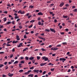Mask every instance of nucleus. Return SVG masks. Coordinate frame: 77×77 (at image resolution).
<instances>
[{
    "mask_svg": "<svg viewBox=\"0 0 77 77\" xmlns=\"http://www.w3.org/2000/svg\"><path fill=\"white\" fill-rule=\"evenodd\" d=\"M11 22H8L7 23V24H11Z\"/></svg>",
    "mask_w": 77,
    "mask_h": 77,
    "instance_id": "nucleus-28",
    "label": "nucleus"
},
{
    "mask_svg": "<svg viewBox=\"0 0 77 77\" xmlns=\"http://www.w3.org/2000/svg\"><path fill=\"white\" fill-rule=\"evenodd\" d=\"M60 60H66V59L64 58H60Z\"/></svg>",
    "mask_w": 77,
    "mask_h": 77,
    "instance_id": "nucleus-8",
    "label": "nucleus"
},
{
    "mask_svg": "<svg viewBox=\"0 0 77 77\" xmlns=\"http://www.w3.org/2000/svg\"><path fill=\"white\" fill-rule=\"evenodd\" d=\"M24 59V57H20L21 60H22V59Z\"/></svg>",
    "mask_w": 77,
    "mask_h": 77,
    "instance_id": "nucleus-62",
    "label": "nucleus"
},
{
    "mask_svg": "<svg viewBox=\"0 0 77 77\" xmlns=\"http://www.w3.org/2000/svg\"><path fill=\"white\" fill-rule=\"evenodd\" d=\"M42 51H46V50L45 49L42 48Z\"/></svg>",
    "mask_w": 77,
    "mask_h": 77,
    "instance_id": "nucleus-49",
    "label": "nucleus"
},
{
    "mask_svg": "<svg viewBox=\"0 0 77 77\" xmlns=\"http://www.w3.org/2000/svg\"><path fill=\"white\" fill-rule=\"evenodd\" d=\"M32 72L31 70H29L28 71V73H29V72Z\"/></svg>",
    "mask_w": 77,
    "mask_h": 77,
    "instance_id": "nucleus-64",
    "label": "nucleus"
},
{
    "mask_svg": "<svg viewBox=\"0 0 77 77\" xmlns=\"http://www.w3.org/2000/svg\"><path fill=\"white\" fill-rule=\"evenodd\" d=\"M19 29H22V28H23V27L21 26H19Z\"/></svg>",
    "mask_w": 77,
    "mask_h": 77,
    "instance_id": "nucleus-48",
    "label": "nucleus"
},
{
    "mask_svg": "<svg viewBox=\"0 0 77 77\" xmlns=\"http://www.w3.org/2000/svg\"><path fill=\"white\" fill-rule=\"evenodd\" d=\"M42 58L43 60H45V61H47V60H48V57H46L45 56L42 57Z\"/></svg>",
    "mask_w": 77,
    "mask_h": 77,
    "instance_id": "nucleus-1",
    "label": "nucleus"
},
{
    "mask_svg": "<svg viewBox=\"0 0 77 77\" xmlns=\"http://www.w3.org/2000/svg\"><path fill=\"white\" fill-rule=\"evenodd\" d=\"M53 6H54V4H51L50 5L51 7H52Z\"/></svg>",
    "mask_w": 77,
    "mask_h": 77,
    "instance_id": "nucleus-30",
    "label": "nucleus"
},
{
    "mask_svg": "<svg viewBox=\"0 0 77 77\" xmlns=\"http://www.w3.org/2000/svg\"><path fill=\"white\" fill-rule=\"evenodd\" d=\"M32 26H33V25H31L30 26H29V28H31V27H32Z\"/></svg>",
    "mask_w": 77,
    "mask_h": 77,
    "instance_id": "nucleus-26",
    "label": "nucleus"
},
{
    "mask_svg": "<svg viewBox=\"0 0 77 77\" xmlns=\"http://www.w3.org/2000/svg\"><path fill=\"white\" fill-rule=\"evenodd\" d=\"M57 50H58V48H53L54 51Z\"/></svg>",
    "mask_w": 77,
    "mask_h": 77,
    "instance_id": "nucleus-18",
    "label": "nucleus"
},
{
    "mask_svg": "<svg viewBox=\"0 0 77 77\" xmlns=\"http://www.w3.org/2000/svg\"><path fill=\"white\" fill-rule=\"evenodd\" d=\"M23 43H20L18 46H17V47L18 48L19 47H21V46H23Z\"/></svg>",
    "mask_w": 77,
    "mask_h": 77,
    "instance_id": "nucleus-6",
    "label": "nucleus"
},
{
    "mask_svg": "<svg viewBox=\"0 0 77 77\" xmlns=\"http://www.w3.org/2000/svg\"><path fill=\"white\" fill-rule=\"evenodd\" d=\"M29 50V48H26L24 49L23 50V51H26V50Z\"/></svg>",
    "mask_w": 77,
    "mask_h": 77,
    "instance_id": "nucleus-10",
    "label": "nucleus"
},
{
    "mask_svg": "<svg viewBox=\"0 0 77 77\" xmlns=\"http://www.w3.org/2000/svg\"><path fill=\"white\" fill-rule=\"evenodd\" d=\"M4 52H0V54H4Z\"/></svg>",
    "mask_w": 77,
    "mask_h": 77,
    "instance_id": "nucleus-52",
    "label": "nucleus"
},
{
    "mask_svg": "<svg viewBox=\"0 0 77 77\" xmlns=\"http://www.w3.org/2000/svg\"><path fill=\"white\" fill-rule=\"evenodd\" d=\"M34 59V57H30L29 58V59H30V60H33V59Z\"/></svg>",
    "mask_w": 77,
    "mask_h": 77,
    "instance_id": "nucleus-13",
    "label": "nucleus"
},
{
    "mask_svg": "<svg viewBox=\"0 0 77 77\" xmlns=\"http://www.w3.org/2000/svg\"><path fill=\"white\" fill-rule=\"evenodd\" d=\"M33 71L34 72H37V73H38V72H39V70L38 69H35Z\"/></svg>",
    "mask_w": 77,
    "mask_h": 77,
    "instance_id": "nucleus-2",
    "label": "nucleus"
},
{
    "mask_svg": "<svg viewBox=\"0 0 77 77\" xmlns=\"http://www.w3.org/2000/svg\"><path fill=\"white\" fill-rule=\"evenodd\" d=\"M25 63V62H24V60L21 61V62H20V63Z\"/></svg>",
    "mask_w": 77,
    "mask_h": 77,
    "instance_id": "nucleus-21",
    "label": "nucleus"
},
{
    "mask_svg": "<svg viewBox=\"0 0 77 77\" xmlns=\"http://www.w3.org/2000/svg\"><path fill=\"white\" fill-rule=\"evenodd\" d=\"M30 15V13H28L26 14V16H29Z\"/></svg>",
    "mask_w": 77,
    "mask_h": 77,
    "instance_id": "nucleus-35",
    "label": "nucleus"
},
{
    "mask_svg": "<svg viewBox=\"0 0 77 77\" xmlns=\"http://www.w3.org/2000/svg\"><path fill=\"white\" fill-rule=\"evenodd\" d=\"M21 13V10H20L19 11H18V13Z\"/></svg>",
    "mask_w": 77,
    "mask_h": 77,
    "instance_id": "nucleus-60",
    "label": "nucleus"
},
{
    "mask_svg": "<svg viewBox=\"0 0 77 77\" xmlns=\"http://www.w3.org/2000/svg\"><path fill=\"white\" fill-rule=\"evenodd\" d=\"M8 75L9 77H12V76L14 75V74H11V73H8Z\"/></svg>",
    "mask_w": 77,
    "mask_h": 77,
    "instance_id": "nucleus-3",
    "label": "nucleus"
},
{
    "mask_svg": "<svg viewBox=\"0 0 77 77\" xmlns=\"http://www.w3.org/2000/svg\"><path fill=\"white\" fill-rule=\"evenodd\" d=\"M54 68H53L51 69V71H54Z\"/></svg>",
    "mask_w": 77,
    "mask_h": 77,
    "instance_id": "nucleus-46",
    "label": "nucleus"
},
{
    "mask_svg": "<svg viewBox=\"0 0 77 77\" xmlns=\"http://www.w3.org/2000/svg\"><path fill=\"white\" fill-rule=\"evenodd\" d=\"M32 17V16L31 15H30V16H28V18H30V17Z\"/></svg>",
    "mask_w": 77,
    "mask_h": 77,
    "instance_id": "nucleus-56",
    "label": "nucleus"
},
{
    "mask_svg": "<svg viewBox=\"0 0 77 77\" xmlns=\"http://www.w3.org/2000/svg\"><path fill=\"white\" fill-rule=\"evenodd\" d=\"M12 24H15V22L14 21H13L12 22Z\"/></svg>",
    "mask_w": 77,
    "mask_h": 77,
    "instance_id": "nucleus-61",
    "label": "nucleus"
},
{
    "mask_svg": "<svg viewBox=\"0 0 77 77\" xmlns=\"http://www.w3.org/2000/svg\"><path fill=\"white\" fill-rule=\"evenodd\" d=\"M64 5V3L63 2H62L61 4L60 5V7H62V6H63Z\"/></svg>",
    "mask_w": 77,
    "mask_h": 77,
    "instance_id": "nucleus-7",
    "label": "nucleus"
},
{
    "mask_svg": "<svg viewBox=\"0 0 77 77\" xmlns=\"http://www.w3.org/2000/svg\"><path fill=\"white\" fill-rule=\"evenodd\" d=\"M8 47V46H11V45L9 44H8V43L6 45Z\"/></svg>",
    "mask_w": 77,
    "mask_h": 77,
    "instance_id": "nucleus-43",
    "label": "nucleus"
},
{
    "mask_svg": "<svg viewBox=\"0 0 77 77\" xmlns=\"http://www.w3.org/2000/svg\"><path fill=\"white\" fill-rule=\"evenodd\" d=\"M27 41H32V39H27Z\"/></svg>",
    "mask_w": 77,
    "mask_h": 77,
    "instance_id": "nucleus-42",
    "label": "nucleus"
},
{
    "mask_svg": "<svg viewBox=\"0 0 77 77\" xmlns=\"http://www.w3.org/2000/svg\"><path fill=\"white\" fill-rule=\"evenodd\" d=\"M19 37V36L18 35H17L16 36V39L17 41H19V40H20V38Z\"/></svg>",
    "mask_w": 77,
    "mask_h": 77,
    "instance_id": "nucleus-4",
    "label": "nucleus"
},
{
    "mask_svg": "<svg viewBox=\"0 0 77 77\" xmlns=\"http://www.w3.org/2000/svg\"><path fill=\"white\" fill-rule=\"evenodd\" d=\"M74 12H77V9H75L74 10H73Z\"/></svg>",
    "mask_w": 77,
    "mask_h": 77,
    "instance_id": "nucleus-44",
    "label": "nucleus"
},
{
    "mask_svg": "<svg viewBox=\"0 0 77 77\" xmlns=\"http://www.w3.org/2000/svg\"><path fill=\"white\" fill-rule=\"evenodd\" d=\"M54 22H55V23H57V20L55 19L54 20Z\"/></svg>",
    "mask_w": 77,
    "mask_h": 77,
    "instance_id": "nucleus-59",
    "label": "nucleus"
},
{
    "mask_svg": "<svg viewBox=\"0 0 77 77\" xmlns=\"http://www.w3.org/2000/svg\"><path fill=\"white\" fill-rule=\"evenodd\" d=\"M2 77H6V75H2Z\"/></svg>",
    "mask_w": 77,
    "mask_h": 77,
    "instance_id": "nucleus-36",
    "label": "nucleus"
},
{
    "mask_svg": "<svg viewBox=\"0 0 77 77\" xmlns=\"http://www.w3.org/2000/svg\"><path fill=\"white\" fill-rule=\"evenodd\" d=\"M30 23H33L34 22H35V20H32L31 21H30Z\"/></svg>",
    "mask_w": 77,
    "mask_h": 77,
    "instance_id": "nucleus-34",
    "label": "nucleus"
},
{
    "mask_svg": "<svg viewBox=\"0 0 77 77\" xmlns=\"http://www.w3.org/2000/svg\"><path fill=\"white\" fill-rule=\"evenodd\" d=\"M32 61L33 62V63H35V60H32Z\"/></svg>",
    "mask_w": 77,
    "mask_h": 77,
    "instance_id": "nucleus-51",
    "label": "nucleus"
},
{
    "mask_svg": "<svg viewBox=\"0 0 77 77\" xmlns=\"http://www.w3.org/2000/svg\"><path fill=\"white\" fill-rule=\"evenodd\" d=\"M66 6V7H68V6H69V5L68 4H66L65 5Z\"/></svg>",
    "mask_w": 77,
    "mask_h": 77,
    "instance_id": "nucleus-57",
    "label": "nucleus"
},
{
    "mask_svg": "<svg viewBox=\"0 0 77 77\" xmlns=\"http://www.w3.org/2000/svg\"><path fill=\"white\" fill-rule=\"evenodd\" d=\"M40 58H41L40 57H39V56L37 57V59H38V60H39V59H40Z\"/></svg>",
    "mask_w": 77,
    "mask_h": 77,
    "instance_id": "nucleus-17",
    "label": "nucleus"
},
{
    "mask_svg": "<svg viewBox=\"0 0 77 77\" xmlns=\"http://www.w3.org/2000/svg\"><path fill=\"white\" fill-rule=\"evenodd\" d=\"M38 15H43V13H42L41 12L38 13Z\"/></svg>",
    "mask_w": 77,
    "mask_h": 77,
    "instance_id": "nucleus-9",
    "label": "nucleus"
},
{
    "mask_svg": "<svg viewBox=\"0 0 77 77\" xmlns=\"http://www.w3.org/2000/svg\"><path fill=\"white\" fill-rule=\"evenodd\" d=\"M27 38V36H26V35H24V38Z\"/></svg>",
    "mask_w": 77,
    "mask_h": 77,
    "instance_id": "nucleus-55",
    "label": "nucleus"
},
{
    "mask_svg": "<svg viewBox=\"0 0 77 77\" xmlns=\"http://www.w3.org/2000/svg\"><path fill=\"white\" fill-rule=\"evenodd\" d=\"M53 56H56V54H52Z\"/></svg>",
    "mask_w": 77,
    "mask_h": 77,
    "instance_id": "nucleus-63",
    "label": "nucleus"
},
{
    "mask_svg": "<svg viewBox=\"0 0 77 77\" xmlns=\"http://www.w3.org/2000/svg\"><path fill=\"white\" fill-rule=\"evenodd\" d=\"M25 59H26V60H29V57H26Z\"/></svg>",
    "mask_w": 77,
    "mask_h": 77,
    "instance_id": "nucleus-25",
    "label": "nucleus"
},
{
    "mask_svg": "<svg viewBox=\"0 0 77 77\" xmlns=\"http://www.w3.org/2000/svg\"><path fill=\"white\" fill-rule=\"evenodd\" d=\"M7 6H9V7H11V6L10 4H8L7 5Z\"/></svg>",
    "mask_w": 77,
    "mask_h": 77,
    "instance_id": "nucleus-54",
    "label": "nucleus"
},
{
    "mask_svg": "<svg viewBox=\"0 0 77 77\" xmlns=\"http://www.w3.org/2000/svg\"><path fill=\"white\" fill-rule=\"evenodd\" d=\"M19 17H18V16H16L15 17V19H17V18H18Z\"/></svg>",
    "mask_w": 77,
    "mask_h": 77,
    "instance_id": "nucleus-40",
    "label": "nucleus"
},
{
    "mask_svg": "<svg viewBox=\"0 0 77 77\" xmlns=\"http://www.w3.org/2000/svg\"><path fill=\"white\" fill-rule=\"evenodd\" d=\"M2 66H3V64H0V68H2Z\"/></svg>",
    "mask_w": 77,
    "mask_h": 77,
    "instance_id": "nucleus-29",
    "label": "nucleus"
},
{
    "mask_svg": "<svg viewBox=\"0 0 77 77\" xmlns=\"http://www.w3.org/2000/svg\"><path fill=\"white\" fill-rule=\"evenodd\" d=\"M45 73H46V71H44L43 72V75H44V74H45Z\"/></svg>",
    "mask_w": 77,
    "mask_h": 77,
    "instance_id": "nucleus-39",
    "label": "nucleus"
},
{
    "mask_svg": "<svg viewBox=\"0 0 77 77\" xmlns=\"http://www.w3.org/2000/svg\"><path fill=\"white\" fill-rule=\"evenodd\" d=\"M34 75L33 74H31L29 75L28 76V77H33Z\"/></svg>",
    "mask_w": 77,
    "mask_h": 77,
    "instance_id": "nucleus-12",
    "label": "nucleus"
},
{
    "mask_svg": "<svg viewBox=\"0 0 77 77\" xmlns=\"http://www.w3.org/2000/svg\"><path fill=\"white\" fill-rule=\"evenodd\" d=\"M45 31H47V32H50V29H46Z\"/></svg>",
    "mask_w": 77,
    "mask_h": 77,
    "instance_id": "nucleus-47",
    "label": "nucleus"
},
{
    "mask_svg": "<svg viewBox=\"0 0 77 77\" xmlns=\"http://www.w3.org/2000/svg\"><path fill=\"white\" fill-rule=\"evenodd\" d=\"M48 65H51L53 66V64L51 63H50L48 64Z\"/></svg>",
    "mask_w": 77,
    "mask_h": 77,
    "instance_id": "nucleus-31",
    "label": "nucleus"
},
{
    "mask_svg": "<svg viewBox=\"0 0 77 77\" xmlns=\"http://www.w3.org/2000/svg\"><path fill=\"white\" fill-rule=\"evenodd\" d=\"M5 68V69H8V66H6Z\"/></svg>",
    "mask_w": 77,
    "mask_h": 77,
    "instance_id": "nucleus-37",
    "label": "nucleus"
},
{
    "mask_svg": "<svg viewBox=\"0 0 77 77\" xmlns=\"http://www.w3.org/2000/svg\"><path fill=\"white\" fill-rule=\"evenodd\" d=\"M57 46L58 47H61V45H57Z\"/></svg>",
    "mask_w": 77,
    "mask_h": 77,
    "instance_id": "nucleus-50",
    "label": "nucleus"
},
{
    "mask_svg": "<svg viewBox=\"0 0 77 77\" xmlns=\"http://www.w3.org/2000/svg\"><path fill=\"white\" fill-rule=\"evenodd\" d=\"M18 42V41H14L13 42V44H15L16 43H17Z\"/></svg>",
    "mask_w": 77,
    "mask_h": 77,
    "instance_id": "nucleus-14",
    "label": "nucleus"
},
{
    "mask_svg": "<svg viewBox=\"0 0 77 77\" xmlns=\"http://www.w3.org/2000/svg\"><path fill=\"white\" fill-rule=\"evenodd\" d=\"M29 8H33V6L32 5H31L29 6Z\"/></svg>",
    "mask_w": 77,
    "mask_h": 77,
    "instance_id": "nucleus-45",
    "label": "nucleus"
},
{
    "mask_svg": "<svg viewBox=\"0 0 77 77\" xmlns=\"http://www.w3.org/2000/svg\"><path fill=\"white\" fill-rule=\"evenodd\" d=\"M21 14H25V12L24 11H23V12H21Z\"/></svg>",
    "mask_w": 77,
    "mask_h": 77,
    "instance_id": "nucleus-27",
    "label": "nucleus"
},
{
    "mask_svg": "<svg viewBox=\"0 0 77 77\" xmlns=\"http://www.w3.org/2000/svg\"><path fill=\"white\" fill-rule=\"evenodd\" d=\"M39 38H40V39H43V40H44V41H45V38L39 37Z\"/></svg>",
    "mask_w": 77,
    "mask_h": 77,
    "instance_id": "nucleus-11",
    "label": "nucleus"
},
{
    "mask_svg": "<svg viewBox=\"0 0 77 77\" xmlns=\"http://www.w3.org/2000/svg\"><path fill=\"white\" fill-rule=\"evenodd\" d=\"M18 63V61H16L14 63V64H15V63Z\"/></svg>",
    "mask_w": 77,
    "mask_h": 77,
    "instance_id": "nucleus-22",
    "label": "nucleus"
},
{
    "mask_svg": "<svg viewBox=\"0 0 77 77\" xmlns=\"http://www.w3.org/2000/svg\"><path fill=\"white\" fill-rule=\"evenodd\" d=\"M40 66H44V64L43 63L41 64Z\"/></svg>",
    "mask_w": 77,
    "mask_h": 77,
    "instance_id": "nucleus-53",
    "label": "nucleus"
},
{
    "mask_svg": "<svg viewBox=\"0 0 77 77\" xmlns=\"http://www.w3.org/2000/svg\"><path fill=\"white\" fill-rule=\"evenodd\" d=\"M34 68V66H32V67L30 68L29 69H33Z\"/></svg>",
    "mask_w": 77,
    "mask_h": 77,
    "instance_id": "nucleus-41",
    "label": "nucleus"
},
{
    "mask_svg": "<svg viewBox=\"0 0 77 77\" xmlns=\"http://www.w3.org/2000/svg\"><path fill=\"white\" fill-rule=\"evenodd\" d=\"M24 74H26V75H28V74H29V73H28V72H25Z\"/></svg>",
    "mask_w": 77,
    "mask_h": 77,
    "instance_id": "nucleus-19",
    "label": "nucleus"
},
{
    "mask_svg": "<svg viewBox=\"0 0 77 77\" xmlns=\"http://www.w3.org/2000/svg\"><path fill=\"white\" fill-rule=\"evenodd\" d=\"M38 25H39V26L40 25H41V22H38Z\"/></svg>",
    "mask_w": 77,
    "mask_h": 77,
    "instance_id": "nucleus-23",
    "label": "nucleus"
},
{
    "mask_svg": "<svg viewBox=\"0 0 77 77\" xmlns=\"http://www.w3.org/2000/svg\"><path fill=\"white\" fill-rule=\"evenodd\" d=\"M0 29H3V26L2 25L0 27Z\"/></svg>",
    "mask_w": 77,
    "mask_h": 77,
    "instance_id": "nucleus-38",
    "label": "nucleus"
},
{
    "mask_svg": "<svg viewBox=\"0 0 77 77\" xmlns=\"http://www.w3.org/2000/svg\"><path fill=\"white\" fill-rule=\"evenodd\" d=\"M23 70H20L19 71V72H23Z\"/></svg>",
    "mask_w": 77,
    "mask_h": 77,
    "instance_id": "nucleus-33",
    "label": "nucleus"
},
{
    "mask_svg": "<svg viewBox=\"0 0 77 77\" xmlns=\"http://www.w3.org/2000/svg\"><path fill=\"white\" fill-rule=\"evenodd\" d=\"M50 30L51 32H54V33H55L56 32V31L54 30V29H50Z\"/></svg>",
    "mask_w": 77,
    "mask_h": 77,
    "instance_id": "nucleus-5",
    "label": "nucleus"
},
{
    "mask_svg": "<svg viewBox=\"0 0 77 77\" xmlns=\"http://www.w3.org/2000/svg\"><path fill=\"white\" fill-rule=\"evenodd\" d=\"M6 20H7V18H6V17H5L4 18V22L6 21Z\"/></svg>",
    "mask_w": 77,
    "mask_h": 77,
    "instance_id": "nucleus-15",
    "label": "nucleus"
},
{
    "mask_svg": "<svg viewBox=\"0 0 77 77\" xmlns=\"http://www.w3.org/2000/svg\"><path fill=\"white\" fill-rule=\"evenodd\" d=\"M12 51L13 52H15V48H13Z\"/></svg>",
    "mask_w": 77,
    "mask_h": 77,
    "instance_id": "nucleus-24",
    "label": "nucleus"
},
{
    "mask_svg": "<svg viewBox=\"0 0 77 77\" xmlns=\"http://www.w3.org/2000/svg\"><path fill=\"white\" fill-rule=\"evenodd\" d=\"M63 17L64 18H68V16H63Z\"/></svg>",
    "mask_w": 77,
    "mask_h": 77,
    "instance_id": "nucleus-16",
    "label": "nucleus"
},
{
    "mask_svg": "<svg viewBox=\"0 0 77 77\" xmlns=\"http://www.w3.org/2000/svg\"><path fill=\"white\" fill-rule=\"evenodd\" d=\"M9 18H12V16L10 15H9Z\"/></svg>",
    "mask_w": 77,
    "mask_h": 77,
    "instance_id": "nucleus-58",
    "label": "nucleus"
},
{
    "mask_svg": "<svg viewBox=\"0 0 77 77\" xmlns=\"http://www.w3.org/2000/svg\"><path fill=\"white\" fill-rule=\"evenodd\" d=\"M13 54H11V55L10 56V58H12L13 57Z\"/></svg>",
    "mask_w": 77,
    "mask_h": 77,
    "instance_id": "nucleus-32",
    "label": "nucleus"
},
{
    "mask_svg": "<svg viewBox=\"0 0 77 77\" xmlns=\"http://www.w3.org/2000/svg\"><path fill=\"white\" fill-rule=\"evenodd\" d=\"M62 44H63V45H66L67 44V43L65 42L63 43Z\"/></svg>",
    "mask_w": 77,
    "mask_h": 77,
    "instance_id": "nucleus-20",
    "label": "nucleus"
}]
</instances>
